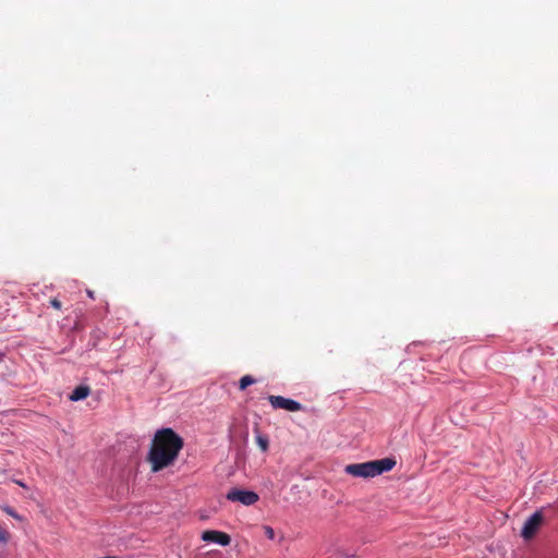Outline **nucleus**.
<instances>
[{
	"mask_svg": "<svg viewBox=\"0 0 558 558\" xmlns=\"http://www.w3.org/2000/svg\"><path fill=\"white\" fill-rule=\"evenodd\" d=\"M87 294H88L89 298L94 299V292L93 291L87 290Z\"/></svg>",
	"mask_w": 558,
	"mask_h": 558,
	"instance_id": "obj_14",
	"label": "nucleus"
},
{
	"mask_svg": "<svg viewBox=\"0 0 558 558\" xmlns=\"http://www.w3.org/2000/svg\"><path fill=\"white\" fill-rule=\"evenodd\" d=\"M16 483H17L20 486L25 487V485H24L22 482L17 481Z\"/></svg>",
	"mask_w": 558,
	"mask_h": 558,
	"instance_id": "obj_15",
	"label": "nucleus"
},
{
	"mask_svg": "<svg viewBox=\"0 0 558 558\" xmlns=\"http://www.w3.org/2000/svg\"><path fill=\"white\" fill-rule=\"evenodd\" d=\"M207 558H226L221 553L209 554Z\"/></svg>",
	"mask_w": 558,
	"mask_h": 558,
	"instance_id": "obj_12",
	"label": "nucleus"
},
{
	"mask_svg": "<svg viewBox=\"0 0 558 558\" xmlns=\"http://www.w3.org/2000/svg\"><path fill=\"white\" fill-rule=\"evenodd\" d=\"M266 533H267V535H268L270 538H272V537H274V530H272L271 527H267V529H266Z\"/></svg>",
	"mask_w": 558,
	"mask_h": 558,
	"instance_id": "obj_13",
	"label": "nucleus"
},
{
	"mask_svg": "<svg viewBox=\"0 0 558 558\" xmlns=\"http://www.w3.org/2000/svg\"><path fill=\"white\" fill-rule=\"evenodd\" d=\"M255 383V379L251 376V375H245L243 376L241 379H240V383H239V389L240 390H244L246 389L250 385L254 384Z\"/></svg>",
	"mask_w": 558,
	"mask_h": 558,
	"instance_id": "obj_9",
	"label": "nucleus"
},
{
	"mask_svg": "<svg viewBox=\"0 0 558 558\" xmlns=\"http://www.w3.org/2000/svg\"><path fill=\"white\" fill-rule=\"evenodd\" d=\"M183 446V438L172 428H161L157 430L147 457L151 471L159 472L172 465L178 459Z\"/></svg>",
	"mask_w": 558,
	"mask_h": 558,
	"instance_id": "obj_1",
	"label": "nucleus"
},
{
	"mask_svg": "<svg viewBox=\"0 0 558 558\" xmlns=\"http://www.w3.org/2000/svg\"><path fill=\"white\" fill-rule=\"evenodd\" d=\"M268 401L274 409H283L290 412H296L303 409L300 402L282 396H269Z\"/></svg>",
	"mask_w": 558,
	"mask_h": 558,
	"instance_id": "obj_4",
	"label": "nucleus"
},
{
	"mask_svg": "<svg viewBox=\"0 0 558 558\" xmlns=\"http://www.w3.org/2000/svg\"><path fill=\"white\" fill-rule=\"evenodd\" d=\"M228 500L239 501L245 506L254 505L258 501V495L252 490L232 489L227 494Z\"/></svg>",
	"mask_w": 558,
	"mask_h": 558,
	"instance_id": "obj_5",
	"label": "nucleus"
},
{
	"mask_svg": "<svg viewBox=\"0 0 558 558\" xmlns=\"http://www.w3.org/2000/svg\"><path fill=\"white\" fill-rule=\"evenodd\" d=\"M544 522V515L541 511L533 513L523 524L521 536L529 541L533 538Z\"/></svg>",
	"mask_w": 558,
	"mask_h": 558,
	"instance_id": "obj_3",
	"label": "nucleus"
},
{
	"mask_svg": "<svg viewBox=\"0 0 558 558\" xmlns=\"http://www.w3.org/2000/svg\"><path fill=\"white\" fill-rule=\"evenodd\" d=\"M396 463L397 461L393 458H384L363 463L348 464L344 471L347 474H350L354 477L367 478L391 471Z\"/></svg>",
	"mask_w": 558,
	"mask_h": 558,
	"instance_id": "obj_2",
	"label": "nucleus"
},
{
	"mask_svg": "<svg viewBox=\"0 0 558 558\" xmlns=\"http://www.w3.org/2000/svg\"><path fill=\"white\" fill-rule=\"evenodd\" d=\"M256 442L257 445L259 446V448L262 449V451L266 452L268 450V447H269V440H268V437L267 436H264L262 434H258L256 436Z\"/></svg>",
	"mask_w": 558,
	"mask_h": 558,
	"instance_id": "obj_8",
	"label": "nucleus"
},
{
	"mask_svg": "<svg viewBox=\"0 0 558 558\" xmlns=\"http://www.w3.org/2000/svg\"><path fill=\"white\" fill-rule=\"evenodd\" d=\"M90 393V388L86 385H80L74 388L72 393L70 395L71 401H80L86 399Z\"/></svg>",
	"mask_w": 558,
	"mask_h": 558,
	"instance_id": "obj_7",
	"label": "nucleus"
},
{
	"mask_svg": "<svg viewBox=\"0 0 558 558\" xmlns=\"http://www.w3.org/2000/svg\"><path fill=\"white\" fill-rule=\"evenodd\" d=\"M50 305L56 310H61L62 306L61 302L56 298L50 300Z\"/></svg>",
	"mask_w": 558,
	"mask_h": 558,
	"instance_id": "obj_11",
	"label": "nucleus"
},
{
	"mask_svg": "<svg viewBox=\"0 0 558 558\" xmlns=\"http://www.w3.org/2000/svg\"><path fill=\"white\" fill-rule=\"evenodd\" d=\"M202 538L206 542H214L222 546H228L231 543V537L227 533L214 530L205 531Z\"/></svg>",
	"mask_w": 558,
	"mask_h": 558,
	"instance_id": "obj_6",
	"label": "nucleus"
},
{
	"mask_svg": "<svg viewBox=\"0 0 558 558\" xmlns=\"http://www.w3.org/2000/svg\"><path fill=\"white\" fill-rule=\"evenodd\" d=\"M9 532L0 527V542L7 543L9 541Z\"/></svg>",
	"mask_w": 558,
	"mask_h": 558,
	"instance_id": "obj_10",
	"label": "nucleus"
}]
</instances>
